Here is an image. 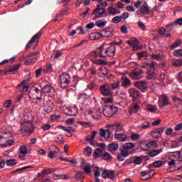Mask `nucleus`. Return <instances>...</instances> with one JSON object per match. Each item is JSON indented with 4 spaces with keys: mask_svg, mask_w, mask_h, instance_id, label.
I'll list each match as a JSON object with an SVG mask.
<instances>
[{
    "mask_svg": "<svg viewBox=\"0 0 182 182\" xmlns=\"http://www.w3.org/2000/svg\"><path fill=\"white\" fill-rule=\"evenodd\" d=\"M143 69H147L146 74L148 75V79H154L157 76V70L156 68V62L152 61L151 63H144L141 66Z\"/></svg>",
    "mask_w": 182,
    "mask_h": 182,
    "instance_id": "f257e3e1",
    "label": "nucleus"
},
{
    "mask_svg": "<svg viewBox=\"0 0 182 182\" xmlns=\"http://www.w3.org/2000/svg\"><path fill=\"white\" fill-rule=\"evenodd\" d=\"M42 96H43L42 91L38 88H35L28 92L29 99L36 100V105H41V102H42Z\"/></svg>",
    "mask_w": 182,
    "mask_h": 182,
    "instance_id": "f03ea898",
    "label": "nucleus"
},
{
    "mask_svg": "<svg viewBox=\"0 0 182 182\" xmlns=\"http://www.w3.org/2000/svg\"><path fill=\"white\" fill-rule=\"evenodd\" d=\"M116 33L114 29L108 27L105 29L102 30L100 33H97L95 36V39H101V38H110L114 36Z\"/></svg>",
    "mask_w": 182,
    "mask_h": 182,
    "instance_id": "7ed1b4c3",
    "label": "nucleus"
},
{
    "mask_svg": "<svg viewBox=\"0 0 182 182\" xmlns=\"http://www.w3.org/2000/svg\"><path fill=\"white\" fill-rule=\"evenodd\" d=\"M40 87L44 93H47L50 97H53L55 96V93L56 91L55 88H53L51 85H49L48 81H43L40 84Z\"/></svg>",
    "mask_w": 182,
    "mask_h": 182,
    "instance_id": "20e7f679",
    "label": "nucleus"
},
{
    "mask_svg": "<svg viewBox=\"0 0 182 182\" xmlns=\"http://www.w3.org/2000/svg\"><path fill=\"white\" fill-rule=\"evenodd\" d=\"M42 36V32L39 31L36 34H35L30 41L28 43V44L26 46V50H28V49H35L36 45H38V43L39 42V39H41V37Z\"/></svg>",
    "mask_w": 182,
    "mask_h": 182,
    "instance_id": "39448f33",
    "label": "nucleus"
},
{
    "mask_svg": "<svg viewBox=\"0 0 182 182\" xmlns=\"http://www.w3.org/2000/svg\"><path fill=\"white\" fill-rule=\"evenodd\" d=\"M117 107L114 105L105 106L102 109V113L105 117H112L117 113Z\"/></svg>",
    "mask_w": 182,
    "mask_h": 182,
    "instance_id": "423d86ee",
    "label": "nucleus"
},
{
    "mask_svg": "<svg viewBox=\"0 0 182 182\" xmlns=\"http://www.w3.org/2000/svg\"><path fill=\"white\" fill-rule=\"evenodd\" d=\"M21 129L23 133H32L33 132V123L32 121H25L21 124Z\"/></svg>",
    "mask_w": 182,
    "mask_h": 182,
    "instance_id": "0eeeda50",
    "label": "nucleus"
},
{
    "mask_svg": "<svg viewBox=\"0 0 182 182\" xmlns=\"http://www.w3.org/2000/svg\"><path fill=\"white\" fill-rule=\"evenodd\" d=\"M70 85V76L67 74L64 73L60 76V86L63 89H66L68 86Z\"/></svg>",
    "mask_w": 182,
    "mask_h": 182,
    "instance_id": "6e6552de",
    "label": "nucleus"
},
{
    "mask_svg": "<svg viewBox=\"0 0 182 182\" xmlns=\"http://www.w3.org/2000/svg\"><path fill=\"white\" fill-rule=\"evenodd\" d=\"M100 90L102 96H112L113 91H112V87L107 83H104L100 87Z\"/></svg>",
    "mask_w": 182,
    "mask_h": 182,
    "instance_id": "1a4fd4ad",
    "label": "nucleus"
},
{
    "mask_svg": "<svg viewBox=\"0 0 182 182\" xmlns=\"http://www.w3.org/2000/svg\"><path fill=\"white\" fill-rule=\"evenodd\" d=\"M166 158L168 159V166H169L170 167H173V166H176V164H177V163L176 162L177 161V160L178 161V154L176 155L173 152H169L166 155Z\"/></svg>",
    "mask_w": 182,
    "mask_h": 182,
    "instance_id": "9d476101",
    "label": "nucleus"
},
{
    "mask_svg": "<svg viewBox=\"0 0 182 182\" xmlns=\"http://www.w3.org/2000/svg\"><path fill=\"white\" fill-rule=\"evenodd\" d=\"M105 12H106V9L100 6V5H98L97 7L93 10L92 13L91 14L92 16L95 15V16L92 18L93 21L97 19L98 18H102L103 15H105Z\"/></svg>",
    "mask_w": 182,
    "mask_h": 182,
    "instance_id": "9b49d317",
    "label": "nucleus"
},
{
    "mask_svg": "<svg viewBox=\"0 0 182 182\" xmlns=\"http://www.w3.org/2000/svg\"><path fill=\"white\" fill-rule=\"evenodd\" d=\"M85 116H88L89 117H92V119H95V120H99L100 116V112L97 109H90L85 110L84 112Z\"/></svg>",
    "mask_w": 182,
    "mask_h": 182,
    "instance_id": "f8f14e48",
    "label": "nucleus"
},
{
    "mask_svg": "<svg viewBox=\"0 0 182 182\" xmlns=\"http://www.w3.org/2000/svg\"><path fill=\"white\" fill-rule=\"evenodd\" d=\"M129 76L135 80L141 79L143 77V70L140 68H135L130 73Z\"/></svg>",
    "mask_w": 182,
    "mask_h": 182,
    "instance_id": "ddd939ff",
    "label": "nucleus"
},
{
    "mask_svg": "<svg viewBox=\"0 0 182 182\" xmlns=\"http://www.w3.org/2000/svg\"><path fill=\"white\" fill-rule=\"evenodd\" d=\"M166 130V127H162L159 129H155L151 132V136L154 139H160L163 135V132Z\"/></svg>",
    "mask_w": 182,
    "mask_h": 182,
    "instance_id": "4468645a",
    "label": "nucleus"
},
{
    "mask_svg": "<svg viewBox=\"0 0 182 182\" xmlns=\"http://www.w3.org/2000/svg\"><path fill=\"white\" fill-rule=\"evenodd\" d=\"M109 129H113L115 130V133H120V132H124V128L123 127V124L120 122H117L114 124L109 126Z\"/></svg>",
    "mask_w": 182,
    "mask_h": 182,
    "instance_id": "2eb2a0df",
    "label": "nucleus"
},
{
    "mask_svg": "<svg viewBox=\"0 0 182 182\" xmlns=\"http://www.w3.org/2000/svg\"><path fill=\"white\" fill-rule=\"evenodd\" d=\"M12 138V134L8 131H3L0 132V144L1 141H5L8 139Z\"/></svg>",
    "mask_w": 182,
    "mask_h": 182,
    "instance_id": "dca6fc26",
    "label": "nucleus"
},
{
    "mask_svg": "<svg viewBox=\"0 0 182 182\" xmlns=\"http://www.w3.org/2000/svg\"><path fill=\"white\" fill-rule=\"evenodd\" d=\"M168 98L166 95H161L159 100V107H164L168 105Z\"/></svg>",
    "mask_w": 182,
    "mask_h": 182,
    "instance_id": "f3484780",
    "label": "nucleus"
},
{
    "mask_svg": "<svg viewBox=\"0 0 182 182\" xmlns=\"http://www.w3.org/2000/svg\"><path fill=\"white\" fill-rule=\"evenodd\" d=\"M105 52L107 56L112 58L116 55V46H111L108 47Z\"/></svg>",
    "mask_w": 182,
    "mask_h": 182,
    "instance_id": "a211bd4d",
    "label": "nucleus"
},
{
    "mask_svg": "<svg viewBox=\"0 0 182 182\" xmlns=\"http://www.w3.org/2000/svg\"><path fill=\"white\" fill-rule=\"evenodd\" d=\"M129 97L132 98V100H136L137 97L140 96V92L134 88H132L129 90Z\"/></svg>",
    "mask_w": 182,
    "mask_h": 182,
    "instance_id": "6ab92c4d",
    "label": "nucleus"
},
{
    "mask_svg": "<svg viewBox=\"0 0 182 182\" xmlns=\"http://www.w3.org/2000/svg\"><path fill=\"white\" fill-rule=\"evenodd\" d=\"M141 177H145L144 180H150L153 176H154V171L150 170L149 171H144L141 172Z\"/></svg>",
    "mask_w": 182,
    "mask_h": 182,
    "instance_id": "aec40b11",
    "label": "nucleus"
},
{
    "mask_svg": "<svg viewBox=\"0 0 182 182\" xmlns=\"http://www.w3.org/2000/svg\"><path fill=\"white\" fill-rule=\"evenodd\" d=\"M114 137L117 140H119V141H127L129 139L127 134L117 132L115 133Z\"/></svg>",
    "mask_w": 182,
    "mask_h": 182,
    "instance_id": "412c9836",
    "label": "nucleus"
},
{
    "mask_svg": "<svg viewBox=\"0 0 182 182\" xmlns=\"http://www.w3.org/2000/svg\"><path fill=\"white\" fill-rule=\"evenodd\" d=\"M67 110H68V113L67 114H68V116H76V114H77V107H76L75 105H71L70 107H67Z\"/></svg>",
    "mask_w": 182,
    "mask_h": 182,
    "instance_id": "4be33fe9",
    "label": "nucleus"
},
{
    "mask_svg": "<svg viewBox=\"0 0 182 182\" xmlns=\"http://www.w3.org/2000/svg\"><path fill=\"white\" fill-rule=\"evenodd\" d=\"M25 85H26V81H22L21 83L17 86L16 89L19 90L20 93H23V92H28L29 86Z\"/></svg>",
    "mask_w": 182,
    "mask_h": 182,
    "instance_id": "5701e85b",
    "label": "nucleus"
},
{
    "mask_svg": "<svg viewBox=\"0 0 182 182\" xmlns=\"http://www.w3.org/2000/svg\"><path fill=\"white\" fill-rule=\"evenodd\" d=\"M114 177V171L112 170L105 169L102 172V178H112Z\"/></svg>",
    "mask_w": 182,
    "mask_h": 182,
    "instance_id": "b1692460",
    "label": "nucleus"
},
{
    "mask_svg": "<svg viewBox=\"0 0 182 182\" xmlns=\"http://www.w3.org/2000/svg\"><path fill=\"white\" fill-rule=\"evenodd\" d=\"M50 173H53V169L52 168L43 169L41 172L38 173V177H39L40 178H45V175L50 174Z\"/></svg>",
    "mask_w": 182,
    "mask_h": 182,
    "instance_id": "393cba45",
    "label": "nucleus"
},
{
    "mask_svg": "<svg viewBox=\"0 0 182 182\" xmlns=\"http://www.w3.org/2000/svg\"><path fill=\"white\" fill-rule=\"evenodd\" d=\"M121 82L124 87H130V86H132V81H130V79L126 76H123L121 78Z\"/></svg>",
    "mask_w": 182,
    "mask_h": 182,
    "instance_id": "a878e982",
    "label": "nucleus"
},
{
    "mask_svg": "<svg viewBox=\"0 0 182 182\" xmlns=\"http://www.w3.org/2000/svg\"><path fill=\"white\" fill-rule=\"evenodd\" d=\"M129 46H132L134 49H136L139 46V40L136 38H132L127 41Z\"/></svg>",
    "mask_w": 182,
    "mask_h": 182,
    "instance_id": "bb28decb",
    "label": "nucleus"
},
{
    "mask_svg": "<svg viewBox=\"0 0 182 182\" xmlns=\"http://www.w3.org/2000/svg\"><path fill=\"white\" fill-rule=\"evenodd\" d=\"M95 52L98 56V58H102V59H106V55H103V52H105V46H101L95 50Z\"/></svg>",
    "mask_w": 182,
    "mask_h": 182,
    "instance_id": "cd10ccee",
    "label": "nucleus"
},
{
    "mask_svg": "<svg viewBox=\"0 0 182 182\" xmlns=\"http://www.w3.org/2000/svg\"><path fill=\"white\" fill-rule=\"evenodd\" d=\"M109 70L106 67H101L98 70V76L100 77H105L106 75H107Z\"/></svg>",
    "mask_w": 182,
    "mask_h": 182,
    "instance_id": "c85d7f7f",
    "label": "nucleus"
},
{
    "mask_svg": "<svg viewBox=\"0 0 182 182\" xmlns=\"http://www.w3.org/2000/svg\"><path fill=\"white\" fill-rule=\"evenodd\" d=\"M140 12L143 15H149L150 14V6L148 4H144L141 6Z\"/></svg>",
    "mask_w": 182,
    "mask_h": 182,
    "instance_id": "c756f323",
    "label": "nucleus"
},
{
    "mask_svg": "<svg viewBox=\"0 0 182 182\" xmlns=\"http://www.w3.org/2000/svg\"><path fill=\"white\" fill-rule=\"evenodd\" d=\"M100 136H101V137H104V139H109L110 137V131L108 129L105 130L101 129L100 130Z\"/></svg>",
    "mask_w": 182,
    "mask_h": 182,
    "instance_id": "7c9ffc66",
    "label": "nucleus"
},
{
    "mask_svg": "<svg viewBox=\"0 0 182 182\" xmlns=\"http://www.w3.org/2000/svg\"><path fill=\"white\" fill-rule=\"evenodd\" d=\"M58 129L63 130L64 132H66L67 133H74V132H76L75 128H73L72 127H66L65 126L60 125V126H58Z\"/></svg>",
    "mask_w": 182,
    "mask_h": 182,
    "instance_id": "2f4dec72",
    "label": "nucleus"
},
{
    "mask_svg": "<svg viewBox=\"0 0 182 182\" xmlns=\"http://www.w3.org/2000/svg\"><path fill=\"white\" fill-rule=\"evenodd\" d=\"M103 103H113L114 98H113V95L105 96V97L102 98Z\"/></svg>",
    "mask_w": 182,
    "mask_h": 182,
    "instance_id": "473e14b6",
    "label": "nucleus"
},
{
    "mask_svg": "<svg viewBox=\"0 0 182 182\" xmlns=\"http://www.w3.org/2000/svg\"><path fill=\"white\" fill-rule=\"evenodd\" d=\"M161 153H163V149L152 150L149 153V156L150 157H156V156H159Z\"/></svg>",
    "mask_w": 182,
    "mask_h": 182,
    "instance_id": "72a5a7b5",
    "label": "nucleus"
},
{
    "mask_svg": "<svg viewBox=\"0 0 182 182\" xmlns=\"http://www.w3.org/2000/svg\"><path fill=\"white\" fill-rule=\"evenodd\" d=\"M53 180H68L69 178L66 175H60V174H53Z\"/></svg>",
    "mask_w": 182,
    "mask_h": 182,
    "instance_id": "f704fd0d",
    "label": "nucleus"
},
{
    "mask_svg": "<svg viewBox=\"0 0 182 182\" xmlns=\"http://www.w3.org/2000/svg\"><path fill=\"white\" fill-rule=\"evenodd\" d=\"M130 109L134 113H137L140 110V105L136 102L132 103L130 106Z\"/></svg>",
    "mask_w": 182,
    "mask_h": 182,
    "instance_id": "c9c22d12",
    "label": "nucleus"
},
{
    "mask_svg": "<svg viewBox=\"0 0 182 182\" xmlns=\"http://www.w3.org/2000/svg\"><path fill=\"white\" fill-rule=\"evenodd\" d=\"M136 87H138V89H140L141 90L143 89H146V82L144 81H139L135 83Z\"/></svg>",
    "mask_w": 182,
    "mask_h": 182,
    "instance_id": "e433bc0d",
    "label": "nucleus"
},
{
    "mask_svg": "<svg viewBox=\"0 0 182 182\" xmlns=\"http://www.w3.org/2000/svg\"><path fill=\"white\" fill-rule=\"evenodd\" d=\"M108 149H109V151H111V152L116 151L119 149V144H109L108 145Z\"/></svg>",
    "mask_w": 182,
    "mask_h": 182,
    "instance_id": "4c0bfd02",
    "label": "nucleus"
},
{
    "mask_svg": "<svg viewBox=\"0 0 182 182\" xmlns=\"http://www.w3.org/2000/svg\"><path fill=\"white\" fill-rule=\"evenodd\" d=\"M108 12L109 14H110V15H119V14H120V11H117V9H116V8L114 7H109L108 8Z\"/></svg>",
    "mask_w": 182,
    "mask_h": 182,
    "instance_id": "58836bf2",
    "label": "nucleus"
},
{
    "mask_svg": "<svg viewBox=\"0 0 182 182\" xmlns=\"http://www.w3.org/2000/svg\"><path fill=\"white\" fill-rule=\"evenodd\" d=\"M78 100H80V103H82V105H87L89 102H90V98L81 96L78 98Z\"/></svg>",
    "mask_w": 182,
    "mask_h": 182,
    "instance_id": "ea45409f",
    "label": "nucleus"
},
{
    "mask_svg": "<svg viewBox=\"0 0 182 182\" xmlns=\"http://www.w3.org/2000/svg\"><path fill=\"white\" fill-rule=\"evenodd\" d=\"M136 144L132 142H127L124 144V149L126 150H132V149H134Z\"/></svg>",
    "mask_w": 182,
    "mask_h": 182,
    "instance_id": "a19ab883",
    "label": "nucleus"
},
{
    "mask_svg": "<svg viewBox=\"0 0 182 182\" xmlns=\"http://www.w3.org/2000/svg\"><path fill=\"white\" fill-rule=\"evenodd\" d=\"M96 134H97V132H96V131H92L91 135L87 136V141H90V143H92V141H93V140L95 139V137H96Z\"/></svg>",
    "mask_w": 182,
    "mask_h": 182,
    "instance_id": "79ce46f5",
    "label": "nucleus"
},
{
    "mask_svg": "<svg viewBox=\"0 0 182 182\" xmlns=\"http://www.w3.org/2000/svg\"><path fill=\"white\" fill-rule=\"evenodd\" d=\"M92 152H93V149H92V147L90 146H87L84 149V154L86 157H89Z\"/></svg>",
    "mask_w": 182,
    "mask_h": 182,
    "instance_id": "37998d69",
    "label": "nucleus"
},
{
    "mask_svg": "<svg viewBox=\"0 0 182 182\" xmlns=\"http://www.w3.org/2000/svg\"><path fill=\"white\" fill-rule=\"evenodd\" d=\"M106 23H107V21L99 20L95 23V25L97 26V28H105V26H106Z\"/></svg>",
    "mask_w": 182,
    "mask_h": 182,
    "instance_id": "c03bdc74",
    "label": "nucleus"
},
{
    "mask_svg": "<svg viewBox=\"0 0 182 182\" xmlns=\"http://www.w3.org/2000/svg\"><path fill=\"white\" fill-rule=\"evenodd\" d=\"M53 109V105H52V103L47 104L44 105V110L45 112H46L47 113H50V112H52Z\"/></svg>",
    "mask_w": 182,
    "mask_h": 182,
    "instance_id": "a18cd8bd",
    "label": "nucleus"
},
{
    "mask_svg": "<svg viewBox=\"0 0 182 182\" xmlns=\"http://www.w3.org/2000/svg\"><path fill=\"white\" fill-rule=\"evenodd\" d=\"M137 127L140 129V130L149 129L150 127V123L149 122H144L141 125H139Z\"/></svg>",
    "mask_w": 182,
    "mask_h": 182,
    "instance_id": "49530a36",
    "label": "nucleus"
},
{
    "mask_svg": "<svg viewBox=\"0 0 182 182\" xmlns=\"http://www.w3.org/2000/svg\"><path fill=\"white\" fill-rule=\"evenodd\" d=\"M38 58H28L26 60V65H33L34 63H36V60Z\"/></svg>",
    "mask_w": 182,
    "mask_h": 182,
    "instance_id": "de8ad7c7",
    "label": "nucleus"
},
{
    "mask_svg": "<svg viewBox=\"0 0 182 182\" xmlns=\"http://www.w3.org/2000/svg\"><path fill=\"white\" fill-rule=\"evenodd\" d=\"M146 109L147 110H149V112H152V113H156V112H157V106L156 105H149L146 106Z\"/></svg>",
    "mask_w": 182,
    "mask_h": 182,
    "instance_id": "09e8293b",
    "label": "nucleus"
},
{
    "mask_svg": "<svg viewBox=\"0 0 182 182\" xmlns=\"http://www.w3.org/2000/svg\"><path fill=\"white\" fill-rule=\"evenodd\" d=\"M18 164V161L14 159H11L6 161V164L9 167L11 166H15Z\"/></svg>",
    "mask_w": 182,
    "mask_h": 182,
    "instance_id": "8fccbe9b",
    "label": "nucleus"
},
{
    "mask_svg": "<svg viewBox=\"0 0 182 182\" xmlns=\"http://www.w3.org/2000/svg\"><path fill=\"white\" fill-rule=\"evenodd\" d=\"M75 177L76 180H83V178H85V175L83 174V172L78 171L75 175Z\"/></svg>",
    "mask_w": 182,
    "mask_h": 182,
    "instance_id": "3c124183",
    "label": "nucleus"
},
{
    "mask_svg": "<svg viewBox=\"0 0 182 182\" xmlns=\"http://www.w3.org/2000/svg\"><path fill=\"white\" fill-rule=\"evenodd\" d=\"M14 140H7L4 144H1L3 147H9L14 144Z\"/></svg>",
    "mask_w": 182,
    "mask_h": 182,
    "instance_id": "603ef678",
    "label": "nucleus"
},
{
    "mask_svg": "<svg viewBox=\"0 0 182 182\" xmlns=\"http://www.w3.org/2000/svg\"><path fill=\"white\" fill-rule=\"evenodd\" d=\"M141 149L144 151H147V150H150V145L149 143H144L141 145Z\"/></svg>",
    "mask_w": 182,
    "mask_h": 182,
    "instance_id": "864d4df0",
    "label": "nucleus"
},
{
    "mask_svg": "<svg viewBox=\"0 0 182 182\" xmlns=\"http://www.w3.org/2000/svg\"><path fill=\"white\" fill-rule=\"evenodd\" d=\"M173 66H182V59H173Z\"/></svg>",
    "mask_w": 182,
    "mask_h": 182,
    "instance_id": "5fc2aeb1",
    "label": "nucleus"
},
{
    "mask_svg": "<svg viewBox=\"0 0 182 182\" xmlns=\"http://www.w3.org/2000/svg\"><path fill=\"white\" fill-rule=\"evenodd\" d=\"M111 22L112 23H119V22H122V17H120V16H116L112 19Z\"/></svg>",
    "mask_w": 182,
    "mask_h": 182,
    "instance_id": "6e6d98bb",
    "label": "nucleus"
},
{
    "mask_svg": "<svg viewBox=\"0 0 182 182\" xmlns=\"http://www.w3.org/2000/svg\"><path fill=\"white\" fill-rule=\"evenodd\" d=\"M54 141H55V143H63V136L58 135L54 137Z\"/></svg>",
    "mask_w": 182,
    "mask_h": 182,
    "instance_id": "4d7b16f0",
    "label": "nucleus"
},
{
    "mask_svg": "<svg viewBox=\"0 0 182 182\" xmlns=\"http://www.w3.org/2000/svg\"><path fill=\"white\" fill-rule=\"evenodd\" d=\"M20 153L21 154H28V148H26V146L23 145L20 146Z\"/></svg>",
    "mask_w": 182,
    "mask_h": 182,
    "instance_id": "13d9d810",
    "label": "nucleus"
},
{
    "mask_svg": "<svg viewBox=\"0 0 182 182\" xmlns=\"http://www.w3.org/2000/svg\"><path fill=\"white\" fill-rule=\"evenodd\" d=\"M140 139V134H134L132 133L131 135V140H133V141H136V140Z\"/></svg>",
    "mask_w": 182,
    "mask_h": 182,
    "instance_id": "bf43d9fd",
    "label": "nucleus"
},
{
    "mask_svg": "<svg viewBox=\"0 0 182 182\" xmlns=\"http://www.w3.org/2000/svg\"><path fill=\"white\" fill-rule=\"evenodd\" d=\"M151 58L155 59V60H161V59H163V56L161 55H160L159 53L152 54Z\"/></svg>",
    "mask_w": 182,
    "mask_h": 182,
    "instance_id": "052dcab7",
    "label": "nucleus"
},
{
    "mask_svg": "<svg viewBox=\"0 0 182 182\" xmlns=\"http://www.w3.org/2000/svg\"><path fill=\"white\" fill-rule=\"evenodd\" d=\"M94 63L95 65H107V61L105 60H97L94 61Z\"/></svg>",
    "mask_w": 182,
    "mask_h": 182,
    "instance_id": "680f3d73",
    "label": "nucleus"
},
{
    "mask_svg": "<svg viewBox=\"0 0 182 182\" xmlns=\"http://www.w3.org/2000/svg\"><path fill=\"white\" fill-rule=\"evenodd\" d=\"M94 153H95L96 157H100V156H102V154H103V151H102V149H100V148L95 149Z\"/></svg>",
    "mask_w": 182,
    "mask_h": 182,
    "instance_id": "e2e57ef3",
    "label": "nucleus"
},
{
    "mask_svg": "<svg viewBox=\"0 0 182 182\" xmlns=\"http://www.w3.org/2000/svg\"><path fill=\"white\" fill-rule=\"evenodd\" d=\"M78 124H80L82 127H90L92 126V123L86 122H78Z\"/></svg>",
    "mask_w": 182,
    "mask_h": 182,
    "instance_id": "0e129e2a",
    "label": "nucleus"
},
{
    "mask_svg": "<svg viewBox=\"0 0 182 182\" xmlns=\"http://www.w3.org/2000/svg\"><path fill=\"white\" fill-rule=\"evenodd\" d=\"M143 159L140 156H136L134 159L133 162L134 164H141Z\"/></svg>",
    "mask_w": 182,
    "mask_h": 182,
    "instance_id": "69168bd1",
    "label": "nucleus"
},
{
    "mask_svg": "<svg viewBox=\"0 0 182 182\" xmlns=\"http://www.w3.org/2000/svg\"><path fill=\"white\" fill-rule=\"evenodd\" d=\"M12 105V100H8L4 102L3 107L6 109H8V107H11V105Z\"/></svg>",
    "mask_w": 182,
    "mask_h": 182,
    "instance_id": "338daca9",
    "label": "nucleus"
},
{
    "mask_svg": "<svg viewBox=\"0 0 182 182\" xmlns=\"http://www.w3.org/2000/svg\"><path fill=\"white\" fill-rule=\"evenodd\" d=\"M174 56H176L177 58H180V56H182V49H178L173 51Z\"/></svg>",
    "mask_w": 182,
    "mask_h": 182,
    "instance_id": "774afa93",
    "label": "nucleus"
}]
</instances>
